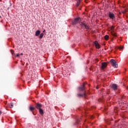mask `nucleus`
<instances>
[{"label": "nucleus", "mask_w": 128, "mask_h": 128, "mask_svg": "<svg viewBox=\"0 0 128 128\" xmlns=\"http://www.w3.org/2000/svg\"><path fill=\"white\" fill-rule=\"evenodd\" d=\"M80 26L81 28H86V30L90 29V28L88 27V25L86 24H84L83 22H80Z\"/></svg>", "instance_id": "obj_1"}, {"label": "nucleus", "mask_w": 128, "mask_h": 128, "mask_svg": "<svg viewBox=\"0 0 128 128\" xmlns=\"http://www.w3.org/2000/svg\"><path fill=\"white\" fill-rule=\"evenodd\" d=\"M110 62L112 66H114L115 68H118V62L114 59H112L110 60Z\"/></svg>", "instance_id": "obj_2"}, {"label": "nucleus", "mask_w": 128, "mask_h": 128, "mask_svg": "<svg viewBox=\"0 0 128 128\" xmlns=\"http://www.w3.org/2000/svg\"><path fill=\"white\" fill-rule=\"evenodd\" d=\"M79 92H85L86 88H84V83L82 84V86L78 88Z\"/></svg>", "instance_id": "obj_3"}, {"label": "nucleus", "mask_w": 128, "mask_h": 128, "mask_svg": "<svg viewBox=\"0 0 128 128\" xmlns=\"http://www.w3.org/2000/svg\"><path fill=\"white\" fill-rule=\"evenodd\" d=\"M108 16L111 20H114V18H116V16H114V14L112 13V12H109Z\"/></svg>", "instance_id": "obj_4"}, {"label": "nucleus", "mask_w": 128, "mask_h": 128, "mask_svg": "<svg viewBox=\"0 0 128 128\" xmlns=\"http://www.w3.org/2000/svg\"><path fill=\"white\" fill-rule=\"evenodd\" d=\"M42 106V105L40 103L36 104V108L37 110H40Z\"/></svg>", "instance_id": "obj_5"}, {"label": "nucleus", "mask_w": 128, "mask_h": 128, "mask_svg": "<svg viewBox=\"0 0 128 128\" xmlns=\"http://www.w3.org/2000/svg\"><path fill=\"white\" fill-rule=\"evenodd\" d=\"M80 20V18H76L72 22V24H76Z\"/></svg>", "instance_id": "obj_6"}, {"label": "nucleus", "mask_w": 128, "mask_h": 128, "mask_svg": "<svg viewBox=\"0 0 128 128\" xmlns=\"http://www.w3.org/2000/svg\"><path fill=\"white\" fill-rule=\"evenodd\" d=\"M107 66H108V64H106V62H102V66H101L102 70H104V68H106Z\"/></svg>", "instance_id": "obj_7"}, {"label": "nucleus", "mask_w": 128, "mask_h": 128, "mask_svg": "<svg viewBox=\"0 0 128 128\" xmlns=\"http://www.w3.org/2000/svg\"><path fill=\"white\" fill-rule=\"evenodd\" d=\"M77 96L78 98H82V97H84L86 98V93H84L82 94H77Z\"/></svg>", "instance_id": "obj_8"}, {"label": "nucleus", "mask_w": 128, "mask_h": 128, "mask_svg": "<svg viewBox=\"0 0 128 128\" xmlns=\"http://www.w3.org/2000/svg\"><path fill=\"white\" fill-rule=\"evenodd\" d=\"M112 88L114 90H118V86L116 84H112Z\"/></svg>", "instance_id": "obj_9"}, {"label": "nucleus", "mask_w": 128, "mask_h": 128, "mask_svg": "<svg viewBox=\"0 0 128 128\" xmlns=\"http://www.w3.org/2000/svg\"><path fill=\"white\" fill-rule=\"evenodd\" d=\"M94 44L96 48H100V44H98V42L97 41H95Z\"/></svg>", "instance_id": "obj_10"}, {"label": "nucleus", "mask_w": 128, "mask_h": 128, "mask_svg": "<svg viewBox=\"0 0 128 128\" xmlns=\"http://www.w3.org/2000/svg\"><path fill=\"white\" fill-rule=\"evenodd\" d=\"M40 31L39 30H38L36 32L35 36H40Z\"/></svg>", "instance_id": "obj_11"}, {"label": "nucleus", "mask_w": 128, "mask_h": 128, "mask_svg": "<svg viewBox=\"0 0 128 128\" xmlns=\"http://www.w3.org/2000/svg\"><path fill=\"white\" fill-rule=\"evenodd\" d=\"M8 108H14V103L12 102L8 104Z\"/></svg>", "instance_id": "obj_12"}, {"label": "nucleus", "mask_w": 128, "mask_h": 128, "mask_svg": "<svg viewBox=\"0 0 128 128\" xmlns=\"http://www.w3.org/2000/svg\"><path fill=\"white\" fill-rule=\"evenodd\" d=\"M39 112L40 114H44V110H42V109L40 108V109H39Z\"/></svg>", "instance_id": "obj_13"}, {"label": "nucleus", "mask_w": 128, "mask_h": 128, "mask_svg": "<svg viewBox=\"0 0 128 128\" xmlns=\"http://www.w3.org/2000/svg\"><path fill=\"white\" fill-rule=\"evenodd\" d=\"M29 110H30V112H32V110H36V108L32 107V106H30L29 108Z\"/></svg>", "instance_id": "obj_14"}, {"label": "nucleus", "mask_w": 128, "mask_h": 128, "mask_svg": "<svg viewBox=\"0 0 128 128\" xmlns=\"http://www.w3.org/2000/svg\"><path fill=\"white\" fill-rule=\"evenodd\" d=\"M110 36H108V35H106L104 36V40H108Z\"/></svg>", "instance_id": "obj_15"}, {"label": "nucleus", "mask_w": 128, "mask_h": 128, "mask_svg": "<svg viewBox=\"0 0 128 128\" xmlns=\"http://www.w3.org/2000/svg\"><path fill=\"white\" fill-rule=\"evenodd\" d=\"M80 4V0H78V2L76 4V6H78Z\"/></svg>", "instance_id": "obj_16"}, {"label": "nucleus", "mask_w": 128, "mask_h": 128, "mask_svg": "<svg viewBox=\"0 0 128 128\" xmlns=\"http://www.w3.org/2000/svg\"><path fill=\"white\" fill-rule=\"evenodd\" d=\"M43 36H44V33H42L41 34H40L39 38H40V40H42Z\"/></svg>", "instance_id": "obj_17"}, {"label": "nucleus", "mask_w": 128, "mask_h": 128, "mask_svg": "<svg viewBox=\"0 0 128 128\" xmlns=\"http://www.w3.org/2000/svg\"><path fill=\"white\" fill-rule=\"evenodd\" d=\"M111 34L114 36H116V33L114 32H111Z\"/></svg>", "instance_id": "obj_18"}, {"label": "nucleus", "mask_w": 128, "mask_h": 128, "mask_svg": "<svg viewBox=\"0 0 128 128\" xmlns=\"http://www.w3.org/2000/svg\"><path fill=\"white\" fill-rule=\"evenodd\" d=\"M16 56L17 57H18V56H20V54H17Z\"/></svg>", "instance_id": "obj_19"}, {"label": "nucleus", "mask_w": 128, "mask_h": 128, "mask_svg": "<svg viewBox=\"0 0 128 128\" xmlns=\"http://www.w3.org/2000/svg\"><path fill=\"white\" fill-rule=\"evenodd\" d=\"M111 30H114V26H112V27L111 28Z\"/></svg>", "instance_id": "obj_20"}, {"label": "nucleus", "mask_w": 128, "mask_h": 128, "mask_svg": "<svg viewBox=\"0 0 128 128\" xmlns=\"http://www.w3.org/2000/svg\"><path fill=\"white\" fill-rule=\"evenodd\" d=\"M12 54H14V51H11Z\"/></svg>", "instance_id": "obj_21"}, {"label": "nucleus", "mask_w": 128, "mask_h": 128, "mask_svg": "<svg viewBox=\"0 0 128 128\" xmlns=\"http://www.w3.org/2000/svg\"><path fill=\"white\" fill-rule=\"evenodd\" d=\"M2 114V111L0 110V115H1Z\"/></svg>", "instance_id": "obj_22"}, {"label": "nucleus", "mask_w": 128, "mask_h": 128, "mask_svg": "<svg viewBox=\"0 0 128 128\" xmlns=\"http://www.w3.org/2000/svg\"><path fill=\"white\" fill-rule=\"evenodd\" d=\"M122 12H123V14H126V11H124Z\"/></svg>", "instance_id": "obj_23"}, {"label": "nucleus", "mask_w": 128, "mask_h": 128, "mask_svg": "<svg viewBox=\"0 0 128 128\" xmlns=\"http://www.w3.org/2000/svg\"><path fill=\"white\" fill-rule=\"evenodd\" d=\"M46 32V30H44L43 31V32Z\"/></svg>", "instance_id": "obj_24"}, {"label": "nucleus", "mask_w": 128, "mask_h": 128, "mask_svg": "<svg viewBox=\"0 0 128 128\" xmlns=\"http://www.w3.org/2000/svg\"><path fill=\"white\" fill-rule=\"evenodd\" d=\"M0 18H2V16H0Z\"/></svg>", "instance_id": "obj_25"}, {"label": "nucleus", "mask_w": 128, "mask_h": 128, "mask_svg": "<svg viewBox=\"0 0 128 128\" xmlns=\"http://www.w3.org/2000/svg\"><path fill=\"white\" fill-rule=\"evenodd\" d=\"M20 54H21V56H22V53Z\"/></svg>", "instance_id": "obj_26"}]
</instances>
